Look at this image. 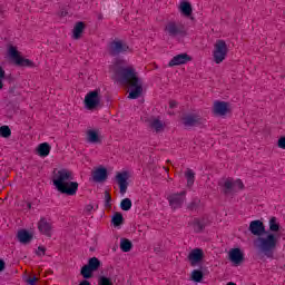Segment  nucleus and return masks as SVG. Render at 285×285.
<instances>
[{"label": "nucleus", "instance_id": "f257e3e1", "mask_svg": "<svg viewBox=\"0 0 285 285\" xmlns=\"http://www.w3.org/2000/svg\"><path fill=\"white\" fill-rule=\"evenodd\" d=\"M248 229L252 235L257 237V239L254 240V244L258 250H261L267 259H275V250H277L279 237L274 233L266 232V226H264L262 220H252Z\"/></svg>", "mask_w": 285, "mask_h": 285}, {"label": "nucleus", "instance_id": "f03ea898", "mask_svg": "<svg viewBox=\"0 0 285 285\" xmlns=\"http://www.w3.org/2000/svg\"><path fill=\"white\" fill-rule=\"evenodd\" d=\"M115 75L119 83L131 88L128 99H139V97H141V94L144 92V83L137 76L135 68L116 65Z\"/></svg>", "mask_w": 285, "mask_h": 285}, {"label": "nucleus", "instance_id": "7ed1b4c3", "mask_svg": "<svg viewBox=\"0 0 285 285\" xmlns=\"http://www.w3.org/2000/svg\"><path fill=\"white\" fill-rule=\"evenodd\" d=\"M72 179H75L72 171L60 169L55 171L52 183L59 193L72 196L77 195V190H79V183L72 181Z\"/></svg>", "mask_w": 285, "mask_h": 285}, {"label": "nucleus", "instance_id": "20e7f679", "mask_svg": "<svg viewBox=\"0 0 285 285\" xmlns=\"http://www.w3.org/2000/svg\"><path fill=\"white\" fill-rule=\"evenodd\" d=\"M165 35L171 39L184 38L188 35L186 24L179 21L170 20L165 24Z\"/></svg>", "mask_w": 285, "mask_h": 285}, {"label": "nucleus", "instance_id": "39448f33", "mask_svg": "<svg viewBox=\"0 0 285 285\" xmlns=\"http://www.w3.org/2000/svg\"><path fill=\"white\" fill-rule=\"evenodd\" d=\"M226 55H228V45L224 40H217L213 52L215 63H222L226 59Z\"/></svg>", "mask_w": 285, "mask_h": 285}, {"label": "nucleus", "instance_id": "423d86ee", "mask_svg": "<svg viewBox=\"0 0 285 285\" xmlns=\"http://www.w3.org/2000/svg\"><path fill=\"white\" fill-rule=\"evenodd\" d=\"M128 45L124 43L121 40H114L109 43V55L111 57H118V55H124V52H128Z\"/></svg>", "mask_w": 285, "mask_h": 285}, {"label": "nucleus", "instance_id": "0eeeda50", "mask_svg": "<svg viewBox=\"0 0 285 285\" xmlns=\"http://www.w3.org/2000/svg\"><path fill=\"white\" fill-rule=\"evenodd\" d=\"M99 104H101V98H99V91L94 90L86 95L85 106L87 110H95V108H97Z\"/></svg>", "mask_w": 285, "mask_h": 285}, {"label": "nucleus", "instance_id": "6e6552de", "mask_svg": "<svg viewBox=\"0 0 285 285\" xmlns=\"http://www.w3.org/2000/svg\"><path fill=\"white\" fill-rule=\"evenodd\" d=\"M202 124H204V118L197 114H188L183 117L185 128H195V126H202Z\"/></svg>", "mask_w": 285, "mask_h": 285}, {"label": "nucleus", "instance_id": "1a4fd4ad", "mask_svg": "<svg viewBox=\"0 0 285 285\" xmlns=\"http://www.w3.org/2000/svg\"><path fill=\"white\" fill-rule=\"evenodd\" d=\"M168 202L174 210H177V208H181V206H184V202H186V191H181L179 194H171L170 196H168Z\"/></svg>", "mask_w": 285, "mask_h": 285}, {"label": "nucleus", "instance_id": "9d476101", "mask_svg": "<svg viewBox=\"0 0 285 285\" xmlns=\"http://www.w3.org/2000/svg\"><path fill=\"white\" fill-rule=\"evenodd\" d=\"M213 114L216 117H226L228 115V102L216 100L214 102Z\"/></svg>", "mask_w": 285, "mask_h": 285}, {"label": "nucleus", "instance_id": "9b49d317", "mask_svg": "<svg viewBox=\"0 0 285 285\" xmlns=\"http://www.w3.org/2000/svg\"><path fill=\"white\" fill-rule=\"evenodd\" d=\"M188 61H193V58H190L188 53H179L169 61L168 66L169 68L175 66H184V63H188Z\"/></svg>", "mask_w": 285, "mask_h": 285}, {"label": "nucleus", "instance_id": "f8f14e48", "mask_svg": "<svg viewBox=\"0 0 285 285\" xmlns=\"http://www.w3.org/2000/svg\"><path fill=\"white\" fill-rule=\"evenodd\" d=\"M204 259V249L195 248L188 255V261L190 262V266H197L199 262Z\"/></svg>", "mask_w": 285, "mask_h": 285}, {"label": "nucleus", "instance_id": "ddd939ff", "mask_svg": "<svg viewBox=\"0 0 285 285\" xmlns=\"http://www.w3.org/2000/svg\"><path fill=\"white\" fill-rule=\"evenodd\" d=\"M116 179L120 188V195H126V191L128 190V173L124 171L117 174Z\"/></svg>", "mask_w": 285, "mask_h": 285}, {"label": "nucleus", "instance_id": "4468645a", "mask_svg": "<svg viewBox=\"0 0 285 285\" xmlns=\"http://www.w3.org/2000/svg\"><path fill=\"white\" fill-rule=\"evenodd\" d=\"M38 230L47 237H52V224L48 223L46 218H41L38 223Z\"/></svg>", "mask_w": 285, "mask_h": 285}, {"label": "nucleus", "instance_id": "2eb2a0df", "mask_svg": "<svg viewBox=\"0 0 285 285\" xmlns=\"http://www.w3.org/2000/svg\"><path fill=\"white\" fill-rule=\"evenodd\" d=\"M108 179V169L100 167L92 173V180L96 184H101Z\"/></svg>", "mask_w": 285, "mask_h": 285}, {"label": "nucleus", "instance_id": "dca6fc26", "mask_svg": "<svg viewBox=\"0 0 285 285\" xmlns=\"http://www.w3.org/2000/svg\"><path fill=\"white\" fill-rule=\"evenodd\" d=\"M229 259L233 264H242L244 262V253L239 248H233L229 252Z\"/></svg>", "mask_w": 285, "mask_h": 285}, {"label": "nucleus", "instance_id": "f3484780", "mask_svg": "<svg viewBox=\"0 0 285 285\" xmlns=\"http://www.w3.org/2000/svg\"><path fill=\"white\" fill-rule=\"evenodd\" d=\"M18 239L21 244H30V242H32V234H29L28 230L22 229L18 232Z\"/></svg>", "mask_w": 285, "mask_h": 285}, {"label": "nucleus", "instance_id": "a211bd4d", "mask_svg": "<svg viewBox=\"0 0 285 285\" xmlns=\"http://www.w3.org/2000/svg\"><path fill=\"white\" fill-rule=\"evenodd\" d=\"M83 30H86V24L81 21L77 22L73 27V39H81V35L83 33Z\"/></svg>", "mask_w": 285, "mask_h": 285}, {"label": "nucleus", "instance_id": "6ab92c4d", "mask_svg": "<svg viewBox=\"0 0 285 285\" xmlns=\"http://www.w3.org/2000/svg\"><path fill=\"white\" fill-rule=\"evenodd\" d=\"M149 128H153L156 132H161L164 130V122L158 118H151L149 120Z\"/></svg>", "mask_w": 285, "mask_h": 285}, {"label": "nucleus", "instance_id": "aec40b11", "mask_svg": "<svg viewBox=\"0 0 285 285\" xmlns=\"http://www.w3.org/2000/svg\"><path fill=\"white\" fill-rule=\"evenodd\" d=\"M224 195H235V185L233 184V179L228 178L224 183Z\"/></svg>", "mask_w": 285, "mask_h": 285}, {"label": "nucleus", "instance_id": "412c9836", "mask_svg": "<svg viewBox=\"0 0 285 285\" xmlns=\"http://www.w3.org/2000/svg\"><path fill=\"white\" fill-rule=\"evenodd\" d=\"M50 150H51V147H50V144L48 142H42L38 146V155L40 157H48V155H50Z\"/></svg>", "mask_w": 285, "mask_h": 285}, {"label": "nucleus", "instance_id": "4be33fe9", "mask_svg": "<svg viewBox=\"0 0 285 285\" xmlns=\"http://www.w3.org/2000/svg\"><path fill=\"white\" fill-rule=\"evenodd\" d=\"M87 141L88 144H99V132H97V130L89 129L87 131Z\"/></svg>", "mask_w": 285, "mask_h": 285}, {"label": "nucleus", "instance_id": "5701e85b", "mask_svg": "<svg viewBox=\"0 0 285 285\" xmlns=\"http://www.w3.org/2000/svg\"><path fill=\"white\" fill-rule=\"evenodd\" d=\"M8 55L10 57V59H12V61H14V63H17L19 61V59L21 58L19 50H17V47H14L12 45L9 46Z\"/></svg>", "mask_w": 285, "mask_h": 285}, {"label": "nucleus", "instance_id": "b1692460", "mask_svg": "<svg viewBox=\"0 0 285 285\" xmlns=\"http://www.w3.org/2000/svg\"><path fill=\"white\" fill-rule=\"evenodd\" d=\"M120 250H122V253H130V250H132V242L127 238H121Z\"/></svg>", "mask_w": 285, "mask_h": 285}, {"label": "nucleus", "instance_id": "393cba45", "mask_svg": "<svg viewBox=\"0 0 285 285\" xmlns=\"http://www.w3.org/2000/svg\"><path fill=\"white\" fill-rule=\"evenodd\" d=\"M180 11L185 17H190V14H193V6L190 4V2H181Z\"/></svg>", "mask_w": 285, "mask_h": 285}, {"label": "nucleus", "instance_id": "a878e982", "mask_svg": "<svg viewBox=\"0 0 285 285\" xmlns=\"http://www.w3.org/2000/svg\"><path fill=\"white\" fill-rule=\"evenodd\" d=\"M87 266L94 272L99 271V267L101 266V261H99V258L97 257H91L89 258Z\"/></svg>", "mask_w": 285, "mask_h": 285}, {"label": "nucleus", "instance_id": "bb28decb", "mask_svg": "<svg viewBox=\"0 0 285 285\" xmlns=\"http://www.w3.org/2000/svg\"><path fill=\"white\" fill-rule=\"evenodd\" d=\"M16 66H21L24 68H32L35 66V62H32V60H30V59H26L20 56V58L18 59V62H16Z\"/></svg>", "mask_w": 285, "mask_h": 285}, {"label": "nucleus", "instance_id": "cd10ccee", "mask_svg": "<svg viewBox=\"0 0 285 285\" xmlns=\"http://www.w3.org/2000/svg\"><path fill=\"white\" fill-rule=\"evenodd\" d=\"M191 226L195 233H202V230L206 228V225H204V222L199 220V218H195L191 223Z\"/></svg>", "mask_w": 285, "mask_h": 285}, {"label": "nucleus", "instance_id": "c85d7f7f", "mask_svg": "<svg viewBox=\"0 0 285 285\" xmlns=\"http://www.w3.org/2000/svg\"><path fill=\"white\" fill-rule=\"evenodd\" d=\"M269 230L271 233H279V223L275 216L269 219Z\"/></svg>", "mask_w": 285, "mask_h": 285}, {"label": "nucleus", "instance_id": "c756f323", "mask_svg": "<svg viewBox=\"0 0 285 285\" xmlns=\"http://www.w3.org/2000/svg\"><path fill=\"white\" fill-rule=\"evenodd\" d=\"M92 273L95 272L88 265L82 266L80 271V275H82L85 279H90V277H92Z\"/></svg>", "mask_w": 285, "mask_h": 285}, {"label": "nucleus", "instance_id": "7c9ffc66", "mask_svg": "<svg viewBox=\"0 0 285 285\" xmlns=\"http://www.w3.org/2000/svg\"><path fill=\"white\" fill-rule=\"evenodd\" d=\"M185 177L187 179V186H193L195 184V171L193 169H187L185 173Z\"/></svg>", "mask_w": 285, "mask_h": 285}, {"label": "nucleus", "instance_id": "2f4dec72", "mask_svg": "<svg viewBox=\"0 0 285 285\" xmlns=\"http://www.w3.org/2000/svg\"><path fill=\"white\" fill-rule=\"evenodd\" d=\"M191 279L193 282H202V279H204V272L203 271H199V269H194L191 272Z\"/></svg>", "mask_w": 285, "mask_h": 285}, {"label": "nucleus", "instance_id": "473e14b6", "mask_svg": "<svg viewBox=\"0 0 285 285\" xmlns=\"http://www.w3.org/2000/svg\"><path fill=\"white\" fill-rule=\"evenodd\" d=\"M121 210H130L132 208V200L130 198H124L120 203Z\"/></svg>", "mask_w": 285, "mask_h": 285}, {"label": "nucleus", "instance_id": "72a5a7b5", "mask_svg": "<svg viewBox=\"0 0 285 285\" xmlns=\"http://www.w3.org/2000/svg\"><path fill=\"white\" fill-rule=\"evenodd\" d=\"M111 222L114 226H121V224H124V215H121V213H116L112 216Z\"/></svg>", "mask_w": 285, "mask_h": 285}, {"label": "nucleus", "instance_id": "f704fd0d", "mask_svg": "<svg viewBox=\"0 0 285 285\" xmlns=\"http://www.w3.org/2000/svg\"><path fill=\"white\" fill-rule=\"evenodd\" d=\"M10 135H12L10 127H8V126L0 127V137L8 139V137H10Z\"/></svg>", "mask_w": 285, "mask_h": 285}, {"label": "nucleus", "instance_id": "c9c22d12", "mask_svg": "<svg viewBox=\"0 0 285 285\" xmlns=\"http://www.w3.org/2000/svg\"><path fill=\"white\" fill-rule=\"evenodd\" d=\"M234 184V191L238 193V190H244V183L240 179L233 180Z\"/></svg>", "mask_w": 285, "mask_h": 285}, {"label": "nucleus", "instance_id": "e433bc0d", "mask_svg": "<svg viewBox=\"0 0 285 285\" xmlns=\"http://www.w3.org/2000/svg\"><path fill=\"white\" fill-rule=\"evenodd\" d=\"M98 285H114V284H112V279L106 276H100L98 279Z\"/></svg>", "mask_w": 285, "mask_h": 285}, {"label": "nucleus", "instance_id": "4c0bfd02", "mask_svg": "<svg viewBox=\"0 0 285 285\" xmlns=\"http://www.w3.org/2000/svg\"><path fill=\"white\" fill-rule=\"evenodd\" d=\"M110 202H112V197H110V193L105 191V206H106V208H110Z\"/></svg>", "mask_w": 285, "mask_h": 285}, {"label": "nucleus", "instance_id": "58836bf2", "mask_svg": "<svg viewBox=\"0 0 285 285\" xmlns=\"http://www.w3.org/2000/svg\"><path fill=\"white\" fill-rule=\"evenodd\" d=\"M198 204H199V200H198V199L193 200V202L188 205L189 210H195V208H197Z\"/></svg>", "mask_w": 285, "mask_h": 285}, {"label": "nucleus", "instance_id": "ea45409f", "mask_svg": "<svg viewBox=\"0 0 285 285\" xmlns=\"http://www.w3.org/2000/svg\"><path fill=\"white\" fill-rule=\"evenodd\" d=\"M278 148L285 150V137L278 139Z\"/></svg>", "mask_w": 285, "mask_h": 285}, {"label": "nucleus", "instance_id": "a19ab883", "mask_svg": "<svg viewBox=\"0 0 285 285\" xmlns=\"http://www.w3.org/2000/svg\"><path fill=\"white\" fill-rule=\"evenodd\" d=\"M37 255H46V248L39 246V247H38V250H37Z\"/></svg>", "mask_w": 285, "mask_h": 285}, {"label": "nucleus", "instance_id": "79ce46f5", "mask_svg": "<svg viewBox=\"0 0 285 285\" xmlns=\"http://www.w3.org/2000/svg\"><path fill=\"white\" fill-rule=\"evenodd\" d=\"M94 208H95V206H92V205H87V206L85 207V212H87L88 214H90V213H92Z\"/></svg>", "mask_w": 285, "mask_h": 285}, {"label": "nucleus", "instance_id": "37998d69", "mask_svg": "<svg viewBox=\"0 0 285 285\" xmlns=\"http://www.w3.org/2000/svg\"><path fill=\"white\" fill-rule=\"evenodd\" d=\"M6 271V262L3 259H0V273H3Z\"/></svg>", "mask_w": 285, "mask_h": 285}, {"label": "nucleus", "instance_id": "c03bdc74", "mask_svg": "<svg viewBox=\"0 0 285 285\" xmlns=\"http://www.w3.org/2000/svg\"><path fill=\"white\" fill-rule=\"evenodd\" d=\"M169 108H177V101H175V100H170L169 101Z\"/></svg>", "mask_w": 285, "mask_h": 285}, {"label": "nucleus", "instance_id": "a18cd8bd", "mask_svg": "<svg viewBox=\"0 0 285 285\" xmlns=\"http://www.w3.org/2000/svg\"><path fill=\"white\" fill-rule=\"evenodd\" d=\"M27 282L30 285H35V283L37 282V277L33 276V277L29 278Z\"/></svg>", "mask_w": 285, "mask_h": 285}, {"label": "nucleus", "instance_id": "49530a36", "mask_svg": "<svg viewBox=\"0 0 285 285\" xmlns=\"http://www.w3.org/2000/svg\"><path fill=\"white\" fill-rule=\"evenodd\" d=\"M0 79H6V71L0 67Z\"/></svg>", "mask_w": 285, "mask_h": 285}, {"label": "nucleus", "instance_id": "de8ad7c7", "mask_svg": "<svg viewBox=\"0 0 285 285\" xmlns=\"http://www.w3.org/2000/svg\"><path fill=\"white\" fill-rule=\"evenodd\" d=\"M79 285H90V282H88L87 279H85V281L80 282Z\"/></svg>", "mask_w": 285, "mask_h": 285}, {"label": "nucleus", "instance_id": "09e8293b", "mask_svg": "<svg viewBox=\"0 0 285 285\" xmlns=\"http://www.w3.org/2000/svg\"><path fill=\"white\" fill-rule=\"evenodd\" d=\"M3 88V81L2 79L0 78V90Z\"/></svg>", "mask_w": 285, "mask_h": 285}, {"label": "nucleus", "instance_id": "8fccbe9b", "mask_svg": "<svg viewBox=\"0 0 285 285\" xmlns=\"http://www.w3.org/2000/svg\"><path fill=\"white\" fill-rule=\"evenodd\" d=\"M259 255H263V256H261V259H263L264 257H266V255H264L262 252H259Z\"/></svg>", "mask_w": 285, "mask_h": 285}, {"label": "nucleus", "instance_id": "3c124183", "mask_svg": "<svg viewBox=\"0 0 285 285\" xmlns=\"http://www.w3.org/2000/svg\"><path fill=\"white\" fill-rule=\"evenodd\" d=\"M27 207H28V208H32V204L28 203V204H27Z\"/></svg>", "mask_w": 285, "mask_h": 285}]
</instances>
